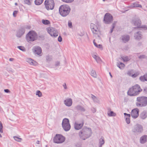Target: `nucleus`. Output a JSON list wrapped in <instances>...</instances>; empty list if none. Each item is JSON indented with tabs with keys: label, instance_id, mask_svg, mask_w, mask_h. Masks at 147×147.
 I'll list each match as a JSON object with an SVG mask.
<instances>
[{
	"label": "nucleus",
	"instance_id": "603ef678",
	"mask_svg": "<svg viewBox=\"0 0 147 147\" xmlns=\"http://www.w3.org/2000/svg\"><path fill=\"white\" fill-rule=\"evenodd\" d=\"M92 111L93 113H94L96 112V109L94 108H92Z\"/></svg>",
	"mask_w": 147,
	"mask_h": 147
},
{
	"label": "nucleus",
	"instance_id": "473e14b6",
	"mask_svg": "<svg viewBox=\"0 0 147 147\" xmlns=\"http://www.w3.org/2000/svg\"><path fill=\"white\" fill-rule=\"evenodd\" d=\"M43 0H35V3L36 5H40L43 2Z\"/></svg>",
	"mask_w": 147,
	"mask_h": 147
},
{
	"label": "nucleus",
	"instance_id": "58836bf2",
	"mask_svg": "<svg viewBox=\"0 0 147 147\" xmlns=\"http://www.w3.org/2000/svg\"><path fill=\"white\" fill-rule=\"evenodd\" d=\"M17 48H18L20 50L22 51H26V49L23 46H18L17 47Z\"/></svg>",
	"mask_w": 147,
	"mask_h": 147
},
{
	"label": "nucleus",
	"instance_id": "49530a36",
	"mask_svg": "<svg viewBox=\"0 0 147 147\" xmlns=\"http://www.w3.org/2000/svg\"><path fill=\"white\" fill-rule=\"evenodd\" d=\"M138 58L140 59H142L145 58L146 57L144 55H142L139 56Z\"/></svg>",
	"mask_w": 147,
	"mask_h": 147
},
{
	"label": "nucleus",
	"instance_id": "c03bdc74",
	"mask_svg": "<svg viewBox=\"0 0 147 147\" xmlns=\"http://www.w3.org/2000/svg\"><path fill=\"white\" fill-rule=\"evenodd\" d=\"M125 117H130V114H128L126 113H124V114Z\"/></svg>",
	"mask_w": 147,
	"mask_h": 147
},
{
	"label": "nucleus",
	"instance_id": "f03ea898",
	"mask_svg": "<svg viewBox=\"0 0 147 147\" xmlns=\"http://www.w3.org/2000/svg\"><path fill=\"white\" fill-rule=\"evenodd\" d=\"M142 90L138 84H136L130 88L127 92V94L131 96L138 95Z\"/></svg>",
	"mask_w": 147,
	"mask_h": 147
},
{
	"label": "nucleus",
	"instance_id": "7c9ffc66",
	"mask_svg": "<svg viewBox=\"0 0 147 147\" xmlns=\"http://www.w3.org/2000/svg\"><path fill=\"white\" fill-rule=\"evenodd\" d=\"M91 75L93 77L96 78L97 77V75L95 70H92L91 72Z\"/></svg>",
	"mask_w": 147,
	"mask_h": 147
},
{
	"label": "nucleus",
	"instance_id": "cd10ccee",
	"mask_svg": "<svg viewBox=\"0 0 147 147\" xmlns=\"http://www.w3.org/2000/svg\"><path fill=\"white\" fill-rule=\"evenodd\" d=\"M117 66L121 69H123L125 67L124 64L121 62H119L117 64Z\"/></svg>",
	"mask_w": 147,
	"mask_h": 147
},
{
	"label": "nucleus",
	"instance_id": "aec40b11",
	"mask_svg": "<svg viewBox=\"0 0 147 147\" xmlns=\"http://www.w3.org/2000/svg\"><path fill=\"white\" fill-rule=\"evenodd\" d=\"M37 34L35 31L32 30L30 31L26 35V37H36Z\"/></svg>",
	"mask_w": 147,
	"mask_h": 147
},
{
	"label": "nucleus",
	"instance_id": "5701e85b",
	"mask_svg": "<svg viewBox=\"0 0 147 147\" xmlns=\"http://www.w3.org/2000/svg\"><path fill=\"white\" fill-rule=\"evenodd\" d=\"M140 116L142 119H144L147 117V111H143L140 114Z\"/></svg>",
	"mask_w": 147,
	"mask_h": 147
},
{
	"label": "nucleus",
	"instance_id": "5fc2aeb1",
	"mask_svg": "<svg viewBox=\"0 0 147 147\" xmlns=\"http://www.w3.org/2000/svg\"><path fill=\"white\" fill-rule=\"evenodd\" d=\"M138 76L137 74H134L131 75V76L133 78H135Z\"/></svg>",
	"mask_w": 147,
	"mask_h": 147
},
{
	"label": "nucleus",
	"instance_id": "b1692460",
	"mask_svg": "<svg viewBox=\"0 0 147 147\" xmlns=\"http://www.w3.org/2000/svg\"><path fill=\"white\" fill-rule=\"evenodd\" d=\"M26 61L31 65H36L37 64L36 62L34 61L32 59L29 58H27L26 59Z\"/></svg>",
	"mask_w": 147,
	"mask_h": 147
},
{
	"label": "nucleus",
	"instance_id": "c756f323",
	"mask_svg": "<svg viewBox=\"0 0 147 147\" xmlns=\"http://www.w3.org/2000/svg\"><path fill=\"white\" fill-rule=\"evenodd\" d=\"M131 7H141L142 6L141 5H139L136 3H134L133 4H132L130 6Z\"/></svg>",
	"mask_w": 147,
	"mask_h": 147
},
{
	"label": "nucleus",
	"instance_id": "bb28decb",
	"mask_svg": "<svg viewBox=\"0 0 147 147\" xmlns=\"http://www.w3.org/2000/svg\"><path fill=\"white\" fill-rule=\"evenodd\" d=\"M91 98L94 102L98 103L99 102V100L98 98L93 94H91Z\"/></svg>",
	"mask_w": 147,
	"mask_h": 147
},
{
	"label": "nucleus",
	"instance_id": "412c9836",
	"mask_svg": "<svg viewBox=\"0 0 147 147\" xmlns=\"http://www.w3.org/2000/svg\"><path fill=\"white\" fill-rule=\"evenodd\" d=\"M105 142V140L103 137L102 136H101L99 140V147H102V145L104 144Z\"/></svg>",
	"mask_w": 147,
	"mask_h": 147
},
{
	"label": "nucleus",
	"instance_id": "4be33fe9",
	"mask_svg": "<svg viewBox=\"0 0 147 147\" xmlns=\"http://www.w3.org/2000/svg\"><path fill=\"white\" fill-rule=\"evenodd\" d=\"M147 138V136L145 135L142 136L140 139V142L142 144L145 143L146 141Z\"/></svg>",
	"mask_w": 147,
	"mask_h": 147
},
{
	"label": "nucleus",
	"instance_id": "2eb2a0df",
	"mask_svg": "<svg viewBox=\"0 0 147 147\" xmlns=\"http://www.w3.org/2000/svg\"><path fill=\"white\" fill-rule=\"evenodd\" d=\"M133 22L134 25L136 26L137 28H140L141 24V21L139 18H136L134 20H133Z\"/></svg>",
	"mask_w": 147,
	"mask_h": 147
},
{
	"label": "nucleus",
	"instance_id": "423d86ee",
	"mask_svg": "<svg viewBox=\"0 0 147 147\" xmlns=\"http://www.w3.org/2000/svg\"><path fill=\"white\" fill-rule=\"evenodd\" d=\"M62 125L63 129L65 131H67L70 129L71 126L69 123V120L68 119H63Z\"/></svg>",
	"mask_w": 147,
	"mask_h": 147
},
{
	"label": "nucleus",
	"instance_id": "a18cd8bd",
	"mask_svg": "<svg viewBox=\"0 0 147 147\" xmlns=\"http://www.w3.org/2000/svg\"><path fill=\"white\" fill-rule=\"evenodd\" d=\"M18 11H14L13 12V17H16V15L18 13Z\"/></svg>",
	"mask_w": 147,
	"mask_h": 147
},
{
	"label": "nucleus",
	"instance_id": "864d4df0",
	"mask_svg": "<svg viewBox=\"0 0 147 147\" xmlns=\"http://www.w3.org/2000/svg\"><path fill=\"white\" fill-rule=\"evenodd\" d=\"M4 91L6 93H9L10 92L9 90L8 89H5Z\"/></svg>",
	"mask_w": 147,
	"mask_h": 147
},
{
	"label": "nucleus",
	"instance_id": "4468645a",
	"mask_svg": "<svg viewBox=\"0 0 147 147\" xmlns=\"http://www.w3.org/2000/svg\"><path fill=\"white\" fill-rule=\"evenodd\" d=\"M25 32V28L24 27H21L17 31L16 34L17 37H21L24 34Z\"/></svg>",
	"mask_w": 147,
	"mask_h": 147
},
{
	"label": "nucleus",
	"instance_id": "bf43d9fd",
	"mask_svg": "<svg viewBox=\"0 0 147 147\" xmlns=\"http://www.w3.org/2000/svg\"><path fill=\"white\" fill-rule=\"evenodd\" d=\"M58 40L59 42H61L62 40V37H58Z\"/></svg>",
	"mask_w": 147,
	"mask_h": 147
},
{
	"label": "nucleus",
	"instance_id": "f704fd0d",
	"mask_svg": "<svg viewBox=\"0 0 147 147\" xmlns=\"http://www.w3.org/2000/svg\"><path fill=\"white\" fill-rule=\"evenodd\" d=\"M121 40L123 42H126L129 40V37H122Z\"/></svg>",
	"mask_w": 147,
	"mask_h": 147
},
{
	"label": "nucleus",
	"instance_id": "6ab92c4d",
	"mask_svg": "<svg viewBox=\"0 0 147 147\" xmlns=\"http://www.w3.org/2000/svg\"><path fill=\"white\" fill-rule=\"evenodd\" d=\"M92 57L95 59L97 63H100L101 61V59L100 57L97 55L96 53L92 54Z\"/></svg>",
	"mask_w": 147,
	"mask_h": 147
},
{
	"label": "nucleus",
	"instance_id": "dca6fc26",
	"mask_svg": "<svg viewBox=\"0 0 147 147\" xmlns=\"http://www.w3.org/2000/svg\"><path fill=\"white\" fill-rule=\"evenodd\" d=\"M74 109L78 111H80L82 112H85L86 111V109L80 105H78L74 107Z\"/></svg>",
	"mask_w": 147,
	"mask_h": 147
},
{
	"label": "nucleus",
	"instance_id": "e2e57ef3",
	"mask_svg": "<svg viewBox=\"0 0 147 147\" xmlns=\"http://www.w3.org/2000/svg\"><path fill=\"white\" fill-rule=\"evenodd\" d=\"M14 60V59L13 58H10L9 59V61H13Z\"/></svg>",
	"mask_w": 147,
	"mask_h": 147
},
{
	"label": "nucleus",
	"instance_id": "69168bd1",
	"mask_svg": "<svg viewBox=\"0 0 147 147\" xmlns=\"http://www.w3.org/2000/svg\"><path fill=\"white\" fill-rule=\"evenodd\" d=\"M113 29L114 28H113V27H112V28L111 29L110 31V33H111L112 32Z\"/></svg>",
	"mask_w": 147,
	"mask_h": 147
},
{
	"label": "nucleus",
	"instance_id": "9b49d317",
	"mask_svg": "<svg viewBox=\"0 0 147 147\" xmlns=\"http://www.w3.org/2000/svg\"><path fill=\"white\" fill-rule=\"evenodd\" d=\"M143 127L142 125L137 124L135 125L132 131L134 133L141 132L143 131Z\"/></svg>",
	"mask_w": 147,
	"mask_h": 147
},
{
	"label": "nucleus",
	"instance_id": "1a4fd4ad",
	"mask_svg": "<svg viewBox=\"0 0 147 147\" xmlns=\"http://www.w3.org/2000/svg\"><path fill=\"white\" fill-rule=\"evenodd\" d=\"M90 26V28L93 34H95L94 36L99 37V35L98 34L100 32L98 26L93 23H91Z\"/></svg>",
	"mask_w": 147,
	"mask_h": 147
},
{
	"label": "nucleus",
	"instance_id": "a211bd4d",
	"mask_svg": "<svg viewBox=\"0 0 147 147\" xmlns=\"http://www.w3.org/2000/svg\"><path fill=\"white\" fill-rule=\"evenodd\" d=\"M34 52L35 54L39 55L42 52V49L41 47H36L34 48Z\"/></svg>",
	"mask_w": 147,
	"mask_h": 147
},
{
	"label": "nucleus",
	"instance_id": "a878e982",
	"mask_svg": "<svg viewBox=\"0 0 147 147\" xmlns=\"http://www.w3.org/2000/svg\"><path fill=\"white\" fill-rule=\"evenodd\" d=\"M37 37H26V39L27 41L30 43L33 42L37 39Z\"/></svg>",
	"mask_w": 147,
	"mask_h": 147
},
{
	"label": "nucleus",
	"instance_id": "13d9d810",
	"mask_svg": "<svg viewBox=\"0 0 147 147\" xmlns=\"http://www.w3.org/2000/svg\"><path fill=\"white\" fill-rule=\"evenodd\" d=\"M60 62L59 61H57L56 62L55 65L56 66H58L59 65Z\"/></svg>",
	"mask_w": 147,
	"mask_h": 147
},
{
	"label": "nucleus",
	"instance_id": "f257e3e1",
	"mask_svg": "<svg viewBox=\"0 0 147 147\" xmlns=\"http://www.w3.org/2000/svg\"><path fill=\"white\" fill-rule=\"evenodd\" d=\"M92 134L91 129L90 128L84 127L79 133L80 138L85 140L90 137Z\"/></svg>",
	"mask_w": 147,
	"mask_h": 147
},
{
	"label": "nucleus",
	"instance_id": "ea45409f",
	"mask_svg": "<svg viewBox=\"0 0 147 147\" xmlns=\"http://www.w3.org/2000/svg\"><path fill=\"white\" fill-rule=\"evenodd\" d=\"M36 95H38V97H40L42 96V94L40 91L38 90L36 92Z\"/></svg>",
	"mask_w": 147,
	"mask_h": 147
},
{
	"label": "nucleus",
	"instance_id": "c9c22d12",
	"mask_svg": "<svg viewBox=\"0 0 147 147\" xmlns=\"http://www.w3.org/2000/svg\"><path fill=\"white\" fill-rule=\"evenodd\" d=\"M52 59V57L51 56H47L46 57V60L47 62H49Z\"/></svg>",
	"mask_w": 147,
	"mask_h": 147
},
{
	"label": "nucleus",
	"instance_id": "0e129e2a",
	"mask_svg": "<svg viewBox=\"0 0 147 147\" xmlns=\"http://www.w3.org/2000/svg\"><path fill=\"white\" fill-rule=\"evenodd\" d=\"M141 37H136L135 39L137 40L138 39H141Z\"/></svg>",
	"mask_w": 147,
	"mask_h": 147
},
{
	"label": "nucleus",
	"instance_id": "680f3d73",
	"mask_svg": "<svg viewBox=\"0 0 147 147\" xmlns=\"http://www.w3.org/2000/svg\"><path fill=\"white\" fill-rule=\"evenodd\" d=\"M97 47L98 48H100L101 49H102V46L101 45H98V47Z\"/></svg>",
	"mask_w": 147,
	"mask_h": 147
},
{
	"label": "nucleus",
	"instance_id": "4d7b16f0",
	"mask_svg": "<svg viewBox=\"0 0 147 147\" xmlns=\"http://www.w3.org/2000/svg\"><path fill=\"white\" fill-rule=\"evenodd\" d=\"M95 40L94 39L93 40V42L94 45L96 46V47H98V45L96 43V42H95Z\"/></svg>",
	"mask_w": 147,
	"mask_h": 147
},
{
	"label": "nucleus",
	"instance_id": "7ed1b4c3",
	"mask_svg": "<svg viewBox=\"0 0 147 147\" xmlns=\"http://www.w3.org/2000/svg\"><path fill=\"white\" fill-rule=\"evenodd\" d=\"M71 11L70 7L67 5H61L59 8L60 15L62 17H65L67 16Z\"/></svg>",
	"mask_w": 147,
	"mask_h": 147
},
{
	"label": "nucleus",
	"instance_id": "338daca9",
	"mask_svg": "<svg viewBox=\"0 0 147 147\" xmlns=\"http://www.w3.org/2000/svg\"><path fill=\"white\" fill-rule=\"evenodd\" d=\"M145 78L146 79V81H147V74H145Z\"/></svg>",
	"mask_w": 147,
	"mask_h": 147
},
{
	"label": "nucleus",
	"instance_id": "37998d69",
	"mask_svg": "<svg viewBox=\"0 0 147 147\" xmlns=\"http://www.w3.org/2000/svg\"><path fill=\"white\" fill-rule=\"evenodd\" d=\"M130 117H126L125 118V121L126 122L127 124H129L130 123Z\"/></svg>",
	"mask_w": 147,
	"mask_h": 147
},
{
	"label": "nucleus",
	"instance_id": "ddd939ff",
	"mask_svg": "<svg viewBox=\"0 0 147 147\" xmlns=\"http://www.w3.org/2000/svg\"><path fill=\"white\" fill-rule=\"evenodd\" d=\"M84 122L83 121L81 123L76 122L74 124V127L75 129L77 130L80 129L84 125Z\"/></svg>",
	"mask_w": 147,
	"mask_h": 147
},
{
	"label": "nucleus",
	"instance_id": "3c124183",
	"mask_svg": "<svg viewBox=\"0 0 147 147\" xmlns=\"http://www.w3.org/2000/svg\"><path fill=\"white\" fill-rule=\"evenodd\" d=\"M68 25L69 27L71 28L72 26V23L71 22L69 21L68 22Z\"/></svg>",
	"mask_w": 147,
	"mask_h": 147
},
{
	"label": "nucleus",
	"instance_id": "72a5a7b5",
	"mask_svg": "<svg viewBox=\"0 0 147 147\" xmlns=\"http://www.w3.org/2000/svg\"><path fill=\"white\" fill-rule=\"evenodd\" d=\"M42 22L43 24L45 25H47L50 23V22L48 20H42Z\"/></svg>",
	"mask_w": 147,
	"mask_h": 147
},
{
	"label": "nucleus",
	"instance_id": "4c0bfd02",
	"mask_svg": "<svg viewBox=\"0 0 147 147\" xmlns=\"http://www.w3.org/2000/svg\"><path fill=\"white\" fill-rule=\"evenodd\" d=\"M140 79L141 81L142 82H144L145 81H146L145 75L143 76H140Z\"/></svg>",
	"mask_w": 147,
	"mask_h": 147
},
{
	"label": "nucleus",
	"instance_id": "f8f14e48",
	"mask_svg": "<svg viewBox=\"0 0 147 147\" xmlns=\"http://www.w3.org/2000/svg\"><path fill=\"white\" fill-rule=\"evenodd\" d=\"M139 110L137 108H135L131 111V117L134 118H136L139 116Z\"/></svg>",
	"mask_w": 147,
	"mask_h": 147
},
{
	"label": "nucleus",
	"instance_id": "e433bc0d",
	"mask_svg": "<svg viewBox=\"0 0 147 147\" xmlns=\"http://www.w3.org/2000/svg\"><path fill=\"white\" fill-rule=\"evenodd\" d=\"M13 138L16 141L19 142H21L22 140V138L14 136Z\"/></svg>",
	"mask_w": 147,
	"mask_h": 147
},
{
	"label": "nucleus",
	"instance_id": "393cba45",
	"mask_svg": "<svg viewBox=\"0 0 147 147\" xmlns=\"http://www.w3.org/2000/svg\"><path fill=\"white\" fill-rule=\"evenodd\" d=\"M108 110L107 114L109 116L114 117L116 116V114L113 111H110L111 109L110 108H108Z\"/></svg>",
	"mask_w": 147,
	"mask_h": 147
},
{
	"label": "nucleus",
	"instance_id": "20e7f679",
	"mask_svg": "<svg viewBox=\"0 0 147 147\" xmlns=\"http://www.w3.org/2000/svg\"><path fill=\"white\" fill-rule=\"evenodd\" d=\"M136 104L138 107H144L147 105V97L144 96H140L137 98Z\"/></svg>",
	"mask_w": 147,
	"mask_h": 147
},
{
	"label": "nucleus",
	"instance_id": "39448f33",
	"mask_svg": "<svg viewBox=\"0 0 147 147\" xmlns=\"http://www.w3.org/2000/svg\"><path fill=\"white\" fill-rule=\"evenodd\" d=\"M45 5L47 10H52L55 6L54 1L53 0H46Z\"/></svg>",
	"mask_w": 147,
	"mask_h": 147
},
{
	"label": "nucleus",
	"instance_id": "8fccbe9b",
	"mask_svg": "<svg viewBox=\"0 0 147 147\" xmlns=\"http://www.w3.org/2000/svg\"><path fill=\"white\" fill-rule=\"evenodd\" d=\"M24 2L25 3L30 5V2L29 0H24Z\"/></svg>",
	"mask_w": 147,
	"mask_h": 147
},
{
	"label": "nucleus",
	"instance_id": "6e6552de",
	"mask_svg": "<svg viewBox=\"0 0 147 147\" xmlns=\"http://www.w3.org/2000/svg\"><path fill=\"white\" fill-rule=\"evenodd\" d=\"M113 20V18L112 15L108 13H106L105 15L103 21L104 22L107 24H111Z\"/></svg>",
	"mask_w": 147,
	"mask_h": 147
},
{
	"label": "nucleus",
	"instance_id": "f3484780",
	"mask_svg": "<svg viewBox=\"0 0 147 147\" xmlns=\"http://www.w3.org/2000/svg\"><path fill=\"white\" fill-rule=\"evenodd\" d=\"M65 105L67 107H70L72 105V101L71 98H67L64 101Z\"/></svg>",
	"mask_w": 147,
	"mask_h": 147
},
{
	"label": "nucleus",
	"instance_id": "c85d7f7f",
	"mask_svg": "<svg viewBox=\"0 0 147 147\" xmlns=\"http://www.w3.org/2000/svg\"><path fill=\"white\" fill-rule=\"evenodd\" d=\"M142 36V35L141 32L140 31H139L135 32L134 37H141Z\"/></svg>",
	"mask_w": 147,
	"mask_h": 147
},
{
	"label": "nucleus",
	"instance_id": "6e6d98bb",
	"mask_svg": "<svg viewBox=\"0 0 147 147\" xmlns=\"http://www.w3.org/2000/svg\"><path fill=\"white\" fill-rule=\"evenodd\" d=\"M63 87L65 89H66L67 88V87L65 83H64V84H63Z\"/></svg>",
	"mask_w": 147,
	"mask_h": 147
},
{
	"label": "nucleus",
	"instance_id": "79ce46f5",
	"mask_svg": "<svg viewBox=\"0 0 147 147\" xmlns=\"http://www.w3.org/2000/svg\"><path fill=\"white\" fill-rule=\"evenodd\" d=\"M63 2L67 3H71L73 2L74 0H61Z\"/></svg>",
	"mask_w": 147,
	"mask_h": 147
},
{
	"label": "nucleus",
	"instance_id": "052dcab7",
	"mask_svg": "<svg viewBox=\"0 0 147 147\" xmlns=\"http://www.w3.org/2000/svg\"><path fill=\"white\" fill-rule=\"evenodd\" d=\"M76 147H81V146L80 144H77L76 145Z\"/></svg>",
	"mask_w": 147,
	"mask_h": 147
},
{
	"label": "nucleus",
	"instance_id": "a19ab883",
	"mask_svg": "<svg viewBox=\"0 0 147 147\" xmlns=\"http://www.w3.org/2000/svg\"><path fill=\"white\" fill-rule=\"evenodd\" d=\"M3 128L2 123L0 121V132L1 133L3 132V130L2 129Z\"/></svg>",
	"mask_w": 147,
	"mask_h": 147
},
{
	"label": "nucleus",
	"instance_id": "774afa93",
	"mask_svg": "<svg viewBox=\"0 0 147 147\" xmlns=\"http://www.w3.org/2000/svg\"><path fill=\"white\" fill-rule=\"evenodd\" d=\"M144 91L147 93V88H145L144 89Z\"/></svg>",
	"mask_w": 147,
	"mask_h": 147
},
{
	"label": "nucleus",
	"instance_id": "de8ad7c7",
	"mask_svg": "<svg viewBox=\"0 0 147 147\" xmlns=\"http://www.w3.org/2000/svg\"><path fill=\"white\" fill-rule=\"evenodd\" d=\"M117 23V22L116 21H114L112 25V27H113V28H114L116 24Z\"/></svg>",
	"mask_w": 147,
	"mask_h": 147
},
{
	"label": "nucleus",
	"instance_id": "0eeeda50",
	"mask_svg": "<svg viewBox=\"0 0 147 147\" xmlns=\"http://www.w3.org/2000/svg\"><path fill=\"white\" fill-rule=\"evenodd\" d=\"M65 140V137L61 134H56L53 139L54 142L55 143H61Z\"/></svg>",
	"mask_w": 147,
	"mask_h": 147
},
{
	"label": "nucleus",
	"instance_id": "9d476101",
	"mask_svg": "<svg viewBox=\"0 0 147 147\" xmlns=\"http://www.w3.org/2000/svg\"><path fill=\"white\" fill-rule=\"evenodd\" d=\"M48 32L51 36L57 37L58 36V32L57 30L53 28H49L48 29Z\"/></svg>",
	"mask_w": 147,
	"mask_h": 147
},
{
	"label": "nucleus",
	"instance_id": "09e8293b",
	"mask_svg": "<svg viewBox=\"0 0 147 147\" xmlns=\"http://www.w3.org/2000/svg\"><path fill=\"white\" fill-rule=\"evenodd\" d=\"M140 28H143L144 30H147V26L146 25H142V26H140Z\"/></svg>",
	"mask_w": 147,
	"mask_h": 147
},
{
	"label": "nucleus",
	"instance_id": "2f4dec72",
	"mask_svg": "<svg viewBox=\"0 0 147 147\" xmlns=\"http://www.w3.org/2000/svg\"><path fill=\"white\" fill-rule=\"evenodd\" d=\"M121 58L124 61H127L130 59L127 56L122 57Z\"/></svg>",
	"mask_w": 147,
	"mask_h": 147
}]
</instances>
